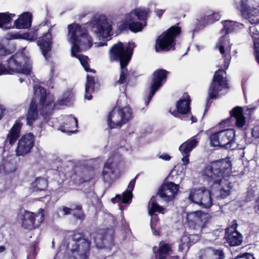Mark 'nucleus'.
Returning <instances> with one entry per match:
<instances>
[{
    "label": "nucleus",
    "instance_id": "f257e3e1",
    "mask_svg": "<svg viewBox=\"0 0 259 259\" xmlns=\"http://www.w3.org/2000/svg\"><path fill=\"white\" fill-rule=\"evenodd\" d=\"M34 93L35 98L39 99V102L38 104H35L33 100L31 101L27 117V124L29 125H32L33 121L40 116H42L43 118H46L47 115L51 113L56 105H69L73 98L71 92L68 91L64 95L61 101L53 104V96L47 94L46 90L39 85L34 87Z\"/></svg>",
    "mask_w": 259,
    "mask_h": 259
},
{
    "label": "nucleus",
    "instance_id": "f03ea898",
    "mask_svg": "<svg viewBox=\"0 0 259 259\" xmlns=\"http://www.w3.org/2000/svg\"><path fill=\"white\" fill-rule=\"evenodd\" d=\"M67 38L72 44L71 55L77 58L87 72L95 73L96 71L89 67V58L87 56L79 54V52L89 49L93 45V39L88 34L85 27L76 23L68 25Z\"/></svg>",
    "mask_w": 259,
    "mask_h": 259
},
{
    "label": "nucleus",
    "instance_id": "7ed1b4c3",
    "mask_svg": "<svg viewBox=\"0 0 259 259\" xmlns=\"http://www.w3.org/2000/svg\"><path fill=\"white\" fill-rule=\"evenodd\" d=\"M231 172V163L228 159H222L211 162L206 166L201 171V175L205 179L213 183L214 185L218 183L221 186L220 194L217 197L225 198L230 193L232 185L228 179Z\"/></svg>",
    "mask_w": 259,
    "mask_h": 259
},
{
    "label": "nucleus",
    "instance_id": "20e7f679",
    "mask_svg": "<svg viewBox=\"0 0 259 259\" xmlns=\"http://www.w3.org/2000/svg\"><path fill=\"white\" fill-rule=\"evenodd\" d=\"M179 189V185L173 182H168L163 184L159 190L157 194L153 196L148 204L149 214L151 216L150 226L153 235H157L159 231L157 230L158 222L157 215L155 212L164 213V209L160 206L158 203L162 201L168 203L173 200Z\"/></svg>",
    "mask_w": 259,
    "mask_h": 259
},
{
    "label": "nucleus",
    "instance_id": "39448f33",
    "mask_svg": "<svg viewBox=\"0 0 259 259\" xmlns=\"http://www.w3.org/2000/svg\"><path fill=\"white\" fill-rule=\"evenodd\" d=\"M135 47V45L133 42H129L124 47L123 43L119 42L110 49V60L111 61H118L120 62L121 71L117 81L119 84L127 82V70L126 67L133 54L132 50Z\"/></svg>",
    "mask_w": 259,
    "mask_h": 259
},
{
    "label": "nucleus",
    "instance_id": "423d86ee",
    "mask_svg": "<svg viewBox=\"0 0 259 259\" xmlns=\"http://www.w3.org/2000/svg\"><path fill=\"white\" fill-rule=\"evenodd\" d=\"M149 13L146 8H139L132 11L125 15L124 19L117 23L120 31L129 29L133 32H137L142 30L146 25L145 19Z\"/></svg>",
    "mask_w": 259,
    "mask_h": 259
},
{
    "label": "nucleus",
    "instance_id": "0eeeda50",
    "mask_svg": "<svg viewBox=\"0 0 259 259\" xmlns=\"http://www.w3.org/2000/svg\"><path fill=\"white\" fill-rule=\"evenodd\" d=\"M7 61V67L0 63V75L10 73V71L17 72L24 75L30 74L32 68L31 62L23 53H16Z\"/></svg>",
    "mask_w": 259,
    "mask_h": 259
},
{
    "label": "nucleus",
    "instance_id": "6e6552de",
    "mask_svg": "<svg viewBox=\"0 0 259 259\" xmlns=\"http://www.w3.org/2000/svg\"><path fill=\"white\" fill-rule=\"evenodd\" d=\"M113 21L105 15L95 16L89 23L92 32L99 38L108 40L113 34Z\"/></svg>",
    "mask_w": 259,
    "mask_h": 259
},
{
    "label": "nucleus",
    "instance_id": "1a4fd4ad",
    "mask_svg": "<svg viewBox=\"0 0 259 259\" xmlns=\"http://www.w3.org/2000/svg\"><path fill=\"white\" fill-rule=\"evenodd\" d=\"M181 29L176 26H171L167 31L158 36L155 45V51L157 52L168 51L174 50L176 37L180 34Z\"/></svg>",
    "mask_w": 259,
    "mask_h": 259
},
{
    "label": "nucleus",
    "instance_id": "9d476101",
    "mask_svg": "<svg viewBox=\"0 0 259 259\" xmlns=\"http://www.w3.org/2000/svg\"><path fill=\"white\" fill-rule=\"evenodd\" d=\"M133 117V112L129 106L122 108L115 107L109 113L108 117V125L110 128H120Z\"/></svg>",
    "mask_w": 259,
    "mask_h": 259
},
{
    "label": "nucleus",
    "instance_id": "9b49d317",
    "mask_svg": "<svg viewBox=\"0 0 259 259\" xmlns=\"http://www.w3.org/2000/svg\"><path fill=\"white\" fill-rule=\"evenodd\" d=\"M210 216L208 213L201 211H192L187 213L186 219L188 221L189 230H194L192 236L195 235L197 239L200 236L199 234L202 229L208 223Z\"/></svg>",
    "mask_w": 259,
    "mask_h": 259
},
{
    "label": "nucleus",
    "instance_id": "f8f14e48",
    "mask_svg": "<svg viewBox=\"0 0 259 259\" xmlns=\"http://www.w3.org/2000/svg\"><path fill=\"white\" fill-rule=\"evenodd\" d=\"M235 132L234 129L229 128L211 134L209 136L210 145L230 149L235 142Z\"/></svg>",
    "mask_w": 259,
    "mask_h": 259
},
{
    "label": "nucleus",
    "instance_id": "ddd939ff",
    "mask_svg": "<svg viewBox=\"0 0 259 259\" xmlns=\"http://www.w3.org/2000/svg\"><path fill=\"white\" fill-rule=\"evenodd\" d=\"M226 88H227V84L226 80V72L223 69H219L218 71H215L212 82L208 89L209 99H207L205 112L210 105L209 100L218 97L219 92Z\"/></svg>",
    "mask_w": 259,
    "mask_h": 259
},
{
    "label": "nucleus",
    "instance_id": "4468645a",
    "mask_svg": "<svg viewBox=\"0 0 259 259\" xmlns=\"http://www.w3.org/2000/svg\"><path fill=\"white\" fill-rule=\"evenodd\" d=\"M37 34L34 32L24 33H9L6 38H2L0 41V56H6L12 53L15 50V47L10 49L9 45L11 39H24L32 41L36 38Z\"/></svg>",
    "mask_w": 259,
    "mask_h": 259
},
{
    "label": "nucleus",
    "instance_id": "2eb2a0df",
    "mask_svg": "<svg viewBox=\"0 0 259 259\" xmlns=\"http://www.w3.org/2000/svg\"><path fill=\"white\" fill-rule=\"evenodd\" d=\"M91 242L81 234H75L72 239L71 247L69 248L76 253L80 259H88L90 254Z\"/></svg>",
    "mask_w": 259,
    "mask_h": 259
},
{
    "label": "nucleus",
    "instance_id": "dca6fc26",
    "mask_svg": "<svg viewBox=\"0 0 259 259\" xmlns=\"http://www.w3.org/2000/svg\"><path fill=\"white\" fill-rule=\"evenodd\" d=\"M121 155L118 153L110 156L105 163L102 171V178L105 182H110L116 176L117 165L120 161Z\"/></svg>",
    "mask_w": 259,
    "mask_h": 259
},
{
    "label": "nucleus",
    "instance_id": "f3484780",
    "mask_svg": "<svg viewBox=\"0 0 259 259\" xmlns=\"http://www.w3.org/2000/svg\"><path fill=\"white\" fill-rule=\"evenodd\" d=\"M44 211L42 208L39 209L37 213L25 211L22 219V226L28 230L38 227L44 221Z\"/></svg>",
    "mask_w": 259,
    "mask_h": 259
},
{
    "label": "nucleus",
    "instance_id": "a211bd4d",
    "mask_svg": "<svg viewBox=\"0 0 259 259\" xmlns=\"http://www.w3.org/2000/svg\"><path fill=\"white\" fill-rule=\"evenodd\" d=\"M216 48L219 49L224 58V67L227 69L229 66L231 59L230 56L231 44L227 34H225L220 37L218 43L216 45Z\"/></svg>",
    "mask_w": 259,
    "mask_h": 259
},
{
    "label": "nucleus",
    "instance_id": "6ab92c4d",
    "mask_svg": "<svg viewBox=\"0 0 259 259\" xmlns=\"http://www.w3.org/2000/svg\"><path fill=\"white\" fill-rule=\"evenodd\" d=\"M240 11L242 15L252 24L259 23V6L257 8H250L248 0H241Z\"/></svg>",
    "mask_w": 259,
    "mask_h": 259
},
{
    "label": "nucleus",
    "instance_id": "aec40b11",
    "mask_svg": "<svg viewBox=\"0 0 259 259\" xmlns=\"http://www.w3.org/2000/svg\"><path fill=\"white\" fill-rule=\"evenodd\" d=\"M167 73V71L163 69L157 70L153 73L150 93L148 97V100L146 102L147 105L149 104L157 90L165 81Z\"/></svg>",
    "mask_w": 259,
    "mask_h": 259
},
{
    "label": "nucleus",
    "instance_id": "412c9836",
    "mask_svg": "<svg viewBox=\"0 0 259 259\" xmlns=\"http://www.w3.org/2000/svg\"><path fill=\"white\" fill-rule=\"evenodd\" d=\"M34 137L29 133L24 135L18 142L16 150V155L24 156L29 153L34 146Z\"/></svg>",
    "mask_w": 259,
    "mask_h": 259
},
{
    "label": "nucleus",
    "instance_id": "4be33fe9",
    "mask_svg": "<svg viewBox=\"0 0 259 259\" xmlns=\"http://www.w3.org/2000/svg\"><path fill=\"white\" fill-rule=\"evenodd\" d=\"M230 117L224 121L225 122L231 125H235L238 128L243 127L246 122L243 109L241 107H235L230 111Z\"/></svg>",
    "mask_w": 259,
    "mask_h": 259
},
{
    "label": "nucleus",
    "instance_id": "5701e85b",
    "mask_svg": "<svg viewBox=\"0 0 259 259\" xmlns=\"http://www.w3.org/2000/svg\"><path fill=\"white\" fill-rule=\"evenodd\" d=\"M198 142L199 139L196 136H194L183 143L179 147V150L183 155L182 161L184 165L189 163L190 153L197 146Z\"/></svg>",
    "mask_w": 259,
    "mask_h": 259
},
{
    "label": "nucleus",
    "instance_id": "b1692460",
    "mask_svg": "<svg viewBox=\"0 0 259 259\" xmlns=\"http://www.w3.org/2000/svg\"><path fill=\"white\" fill-rule=\"evenodd\" d=\"M190 97L187 95H184L181 99H180L176 104L177 111H174L172 114L176 117L181 118L182 120H188L189 119L187 116H183L180 114H186L190 109Z\"/></svg>",
    "mask_w": 259,
    "mask_h": 259
},
{
    "label": "nucleus",
    "instance_id": "393cba45",
    "mask_svg": "<svg viewBox=\"0 0 259 259\" xmlns=\"http://www.w3.org/2000/svg\"><path fill=\"white\" fill-rule=\"evenodd\" d=\"M233 224L226 229L225 238L227 243L230 246H238L242 241V235L236 231L237 224L233 221Z\"/></svg>",
    "mask_w": 259,
    "mask_h": 259
},
{
    "label": "nucleus",
    "instance_id": "a878e982",
    "mask_svg": "<svg viewBox=\"0 0 259 259\" xmlns=\"http://www.w3.org/2000/svg\"><path fill=\"white\" fill-rule=\"evenodd\" d=\"M51 33L52 28H49L48 32L39 37L37 40V45L39 46L42 54L46 59L49 57L48 53L51 51L52 44Z\"/></svg>",
    "mask_w": 259,
    "mask_h": 259
},
{
    "label": "nucleus",
    "instance_id": "bb28decb",
    "mask_svg": "<svg viewBox=\"0 0 259 259\" xmlns=\"http://www.w3.org/2000/svg\"><path fill=\"white\" fill-rule=\"evenodd\" d=\"M96 247L99 248L111 247L113 239L111 235L105 233L103 231L92 234Z\"/></svg>",
    "mask_w": 259,
    "mask_h": 259
},
{
    "label": "nucleus",
    "instance_id": "cd10ccee",
    "mask_svg": "<svg viewBox=\"0 0 259 259\" xmlns=\"http://www.w3.org/2000/svg\"><path fill=\"white\" fill-rule=\"evenodd\" d=\"M137 177L138 175L131 181L126 190L123 193L122 195H117L115 197L111 199V201L113 203H115L118 201L121 200L122 202L126 203H128L131 200L133 196L132 191L134 188L136 180Z\"/></svg>",
    "mask_w": 259,
    "mask_h": 259
},
{
    "label": "nucleus",
    "instance_id": "c85d7f7f",
    "mask_svg": "<svg viewBox=\"0 0 259 259\" xmlns=\"http://www.w3.org/2000/svg\"><path fill=\"white\" fill-rule=\"evenodd\" d=\"M199 259H224L225 254L221 249L206 248L199 251Z\"/></svg>",
    "mask_w": 259,
    "mask_h": 259
},
{
    "label": "nucleus",
    "instance_id": "c756f323",
    "mask_svg": "<svg viewBox=\"0 0 259 259\" xmlns=\"http://www.w3.org/2000/svg\"><path fill=\"white\" fill-rule=\"evenodd\" d=\"M153 250L156 254V259H165L171 251V248L169 244L161 241L159 244V248L157 249L156 247H154Z\"/></svg>",
    "mask_w": 259,
    "mask_h": 259
},
{
    "label": "nucleus",
    "instance_id": "7c9ffc66",
    "mask_svg": "<svg viewBox=\"0 0 259 259\" xmlns=\"http://www.w3.org/2000/svg\"><path fill=\"white\" fill-rule=\"evenodd\" d=\"M189 235L184 234L181 238V242L179 244V250L183 251V250H188L190 245L195 243L199 239H197L195 235L192 236L191 234L194 233V230H189Z\"/></svg>",
    "mask_w": 259,
    "mask_h": 259
},
{
    "label": "nucleus",
    "instance_id": "2f4dec72",
    "mask_svg": "<svg viewBox=\"0 0 259 259\" xmlns=\"http://www.w3.org/2000/svg\"><path fill=\"white\" fill-rule=\"evenodd\" d=\"M31 23V14L29 12H25L15 21L14 25L17 29H25L29 28Z\"/></svg>",
    "mask_w": 259,
    "mask_h": 259
},
{
    "label": "nucleus",
    "instance_id": "473e14b6",
    "mask_svg": "<svg viewBox=\"0 0 259 259\" xmlns=\"http://www.w3.org/2000/svg\"><path fill=\"white\" fill-rule=\"evenodd\" d=\"M21 126L20 120H16L7 136V140L10 144H13L19 137Z\"/></svg>",
    "mask_w": 259,
    "mask_h": 259
},
{
    "label": "nucleus",
    "instance_id": "72a5a7b5",
    "mask_svg": "<svg viewBox=\"0 0 259 259\" xmlns=\"http://www.w3.org/2000/svg\"><path fill=\"white\" fill-rule=\"evenodd\" d=\"M224 28L222 30L221 33L225 34L231 32L233 31L238 30L244 28V25L242 23H238L236 21L230 20H225L222 21Z\"/></svg>",
    "mask_w": 259,
    "mask_h": 259
},
{
    "label": "nucleus",
    "instance_id": "f704fd0d",
    "mask_svg": "<svg viewBox=\"0 0 259 259\" xmlns=\"http://www.w3.org/2000/svg\"><path fill=\"white\" fill-rule=\"evenodd\" d=\"M64 125L61 131L63 132H70L74 133L73 130L74 128H77L78 126L77 119L72 115L66 116L64 117Z\"/></svg>",
    "mask_w": 259,
    "mask_h": 259
},
{
    "label": "nucleus",
    "instance_id": "c9c22d12",
    "mask_svg": "<svg viewBox=\"0 0 259 259\" xmlns=\"http://www.w3.org/2000/svg\"><path fill=\"white\" fill-rule=\"evenodd\" d=\"M249 34L253 40L255 58L259 64V32L255 27L251 26L249 27Z\"/></svg>",
    "mask_w": 259,
    "mask_h": 259
},
{
    "label": "nucleus",
    "instance_id": "e433bc0d",
    "mask_svg": "<svg viewBox=\"0 0 259 259\" xmlns=\"http://www.w3.org/2000/svg\"><path fill=\"white\" fill-rule=\"evenodd\" d=\"M200 198L201 199L200 201L201 202H197V204L205 208H208L212 206V201L211 197V192L209 190L205 188V190L204 191V193H203Z\"/></svg>",
    "mask_w": 259,
    "mask_h": 259
},
{
    "label": "nucleus",
    "instance_id": "4c0bfd02",
    "mask_svg": "<svg viewBox=\"0 0 259 259\" xmlns=\"http://www.w3.org/2000/svg\"><path fill=\"white\" fill-rule=\"evenodd\" d=\"M204 190H205V188L204 187L191 189L190 190L188 199L196 204L197 202H199V201L201 200L200 198V196L203 194Z\"/></svg>",
    "mask_w": 259,
    "mask_h": 259
},
{
    "label": "nucleus",
    "instance_id": "58836bf2",
    "mask_svg": "<svg viewBox=\"0 0 259 259\" xmlns=\"http://www.w3.org/2000/svg\"><path fill=\"white\" fill-rule=\"evenodd\" d=\"M87 78L84 98L90 100L92 98V94L94 92L95 90V79L94 77L90 76L89 74L87 75Z\"/></svg>",
    "mask_w": 259,
    "mask_h": 259
},
{
    "label": "nucleus",
    "instance_id": "ea45409f",
    "mask_svg": "<svg viewBox=\"0 0 259 259\" xmlns=\"http://www.w3.org/2000/svg\"><path fill=\"white\" fill-rule=\"evenodd\" d=\"M47 186V180L42 178H37L31 183L32 188L35 191L44 190Z\"/></svg>",
    "mask_w": 259,
    "mask_h": 259
},
{
    "label": "nucleus",
    "instance_id": "a19ab883",
    "mask_svg": "<svg viewBox=\"0 0 259 259\" xmlns=\"http://www.w3.org/2000/svg\"><path fill=\"white\" fill-rule=\"evenodd\" d=\"M221 18V15L218 12H213L211 14H207L203 18V23L205 24H211L218 21Z\"/></svg>",
    "mask_w": 259,
    "mask_h": 259
},
{
    "label": "nucleus",
    "instance_id": "79ce46f5",
    "mask_svg": "<svg viewBox=\"0 0 259 259\" xmlns=\"http://www.w3.org/2000/svg\"><path fill=\"white\" fill-rule=\"evenodd\" d=\"M15 16V15L14 14L0 13V28L4 25L9 24Z\"/></svg>",
    "mask_w": 259,
    "mask_h": 259
},
{
    "label": "nucleus",
    "instance_id": "37998d69",
    "mask_svg": "<svg viewBox=\"0 0 259 259\" xmlns=\"http://www.w3.org/2000/svg\"><path fill=\"white\" fill-rule=\"evenodd\" d=\"M72 211L76 210V213H74L75 217L78 219L81 220L84 218V214L82 210V206L79 204H75L72 206Z\"/></svg>",
    "mask_w": 259,
    "mask_h": 259
},
{
    "label": "nucleus",
    "instance_id": "c03bdc74",
    "mask_svg": "<svg viewBox=\"0 0 259 259\" xmlns=\"http://www.w3.org/2000/svg\"><path fill=\"white\" fill-rule=\"evenodd\" d=\"M252 135L255 138H259V125L253 127L252 131Z\"/></svg>",
    "mask_w": 259,
    "mask_h": 259
},
{
    "label": "nucleus",
    "instance_id": "a18cd8bd",
    "mask_svg": "<svg viewBox=\"0 0 259 259\" xmlns=\"http://www.w3.org/2000/svg\"><path fill=\"white\" fill-rule=\"evenodd\" d=\"M60 211L62 212L63 215H65L71 213L72 209L71 208L63 206L62 209H60Z\"/></svg>",
    "mask_w": 259,
    "mask_h": 259
},
{
    "label": "nucleus",
    "instance_id": "49530a36",
    "mask_svg": "<svg viewBox=\"0 0 259 259\" xmlns=\"http://www.w3.org/2000/svg\"><path fill=\"white\" fill-rule=\"evenodd\" d=\"M159 158L162 160L168 161V160H170L171 157L167 154H163L160 155L159 156Z\"/></svg>",
    "mask_w": 259,
    "mask_h": 259
},
{
    "label": "nucleus",
    "instance_id": "de8ad7c7",
    "mask_svg": "<svg viewBox=\"0 0 259 259\" xmlns=\"http://www.w3.org/2000/svg\"><path fill=\"white\" fill-rule=\"evenodd\" d=\"M164 10H161V9H160V10H158L156 11V15L160 18L161 16H162V14L164 13Z\"/></svg>",
    "mask_w": 259,
    "mask_h": 259
},
{
    "label": "nucleus",
    "instance_id": "09e8293b",
    "mask_svg": "<svg viewBox=\"0 0 259 259\" xmlns=\"http://www.w3.org/2000/svg\"><path fill=\"white\" fill-rule=\"evenodd\" d=\"M5 109L3 107V106L1 105H0V119L2 118V117L3 115L4 111Z\"/></svg>",
    "mask_w": 259,
    "mask_h": 259
},
{
    "label": "nucleus",
    "instance_id": "8fccbe9b",
    "mask_svg": "<svg viewBox=\"0 0 259 259\" xmlns=\"http://www.w3.org/2000/svg\"><path fill=\"white\" fill-rule=\"evenodd\" d=\"M190 117H191V120L192 121L191 123L196 122L197 120H196V117H194L192 115H191Z\"/></svg>",
    "mask_w": 259,
    "mask_h": 259
},
{
    "label": "nucleus",
    "instance_id": "3c124183",
    "mask_svg": "<svg viewBox=\"0 0 259 259\" xmlns=\"http://www.w3.org/2000/svg\"><path fill=\"white\" fill-rule=\"evenodd\" d=\"M106 45H107L106 42L103 43V42H100L98 44L97 47H101V46H106Z\"/></svg>",
    "mask_w": 259,
    "mask_h": 259
},
{
    "label": "nucleus",
    "instance_id": "603ef678",
    "mask_svg": "<svg viewBox=\"0 0 259 259\" xmlns=\"http://www.w3.org/2000/svg\"><path fill=\"white\" fill-rule=\"evenodd\" d=\"M6 250V248L4 246H0V253L4 252Z\"/></svg>",
    "mask_w": 259,
    "mask_h": 259
},
{
    "label": "nucleus",
    "instance_id": "864d4df0",
    "mask_svg": "<svg viewBox=\"0 0 259 259\" xmlns=\"http://www.w3.org/2000/svg\"><path fill=\"white\" fill-rule=\"evenodd\" d=\"M19 81L20 83H22L24 80H25V78L23 77H21L19 78Z\"/></svg>",
    "mask_w": 259,
    "mask_h": 259
},
{
    "label": "nucleus",
    "instance_id": "5fc2aeb1",
    "mask_svg": "<svg viewBox=\"0 0 259 259\" xmlns=\"http://www.w3.org/2000/svg\"><path fill=\"white\" fill-rule=\"evenodd\" d=\"M53 27H54V25H53V26L50 28H52V30L53 29Z\"/></svg>",
    "mask_w": 259,
    "mask_h": 259
}]
</instances>
